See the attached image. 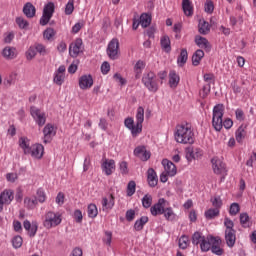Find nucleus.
I'll list each match as a JSON object with an SVG mask.
<instances>
[{
	"instance_id": "9d476101",
	"label": "nucleus",
	"mask_w": 256,
	"mask_h": 256,
	"mask_svg": "<svg viewBox=\"0 0 256 256\" xmlns=\"http://www.w3.org/2000/svg\"><path fill=\"white\" fill-rule=\"evenodd\" d=\"M14 198L15 197L13 196V191L11 190H4L0 194V213L3 212L4 205H10Z\"/></svg>"
},
{
	"instance_id": "6e6d98bb",
	"label": "nucleus",
	"mask_w": 256,
	"mask_h": 256,
	"mask_svg": "<svg viewBox=\"0 0 256 256\" xmlns=\"http://www.w3.org/2000/svg\"><path fill=\"white\" fill-rule=\"evenodd\" d=\"M209 93H211V84L208 83L203 86L202 90L200 91V96L202 99H205Z\"/></svg>"
},
{
	"instance_id": "13d9d810",
	"label": "nucleus",
	"mask_w": 256,
	"mask_h": 256,
	"mask_svg": "<svg viewBox=\"0 0 256 256\" xmlns=\"http://www.w3.org/2000/svg\"><path fill=\"white\" fill-rule=\"evenodd\" d=\"M224 226L226 227L225 231H235L233 229V227H235V223H233L232 220L229 218L224 219Z\"/></svg>"
},
{
	"instance_id": "f257e3e1",
	"label": "nucleus",
	"mask_w": 256,
	"mask_h": 256,
	"mask_svg": "<svg viewBox=\"0 0 256 256\" xmlns=\"http://www.w3.org/2000/svg\"><path fill=\"white\" fill-rule=\"evenodd\" d=\"M174 138L176 143H181L182 145H193V143H195V133L191 128V124L186 123L177 125Z\"/></svg>"
},
{
	"instance_id": "f3484780",
	"label": "nucleus",
	"mask_w": 256,
	"mask_h": 256,
	"mask_svg": "<svg viewBox=\"0 0 256 256\" xmlns=\"http://www.w3.org/2000/svg\"><path fill=\"white\" fill-rule=\"evenodd\" d=\"M124 125L127 129L131 131L132 136L137 137L142 131L137 130V123L135 125V120L132 117H128L124 120Z\"/></svg>"
},
{
	"instance_id": "774afa93",
	"label": "nucleus",
	"mask_w": 256,
	"mask_h": 256,
	"mask_svg": "<svg viewBox=\"0 0 256 256\" xmlns=\"http://www.w3.org/2000/svg\"><path fill=\"white\" fill-rule=\"evenodd\" d=\"M70 256H83V250L79 247H76L72 250Z\"/></svg>"
},
{
	"instance_id": "473e14b6",
	"label": "nucleus",
	"mask_w": 256,
	"mask_h": 256,
	"mask_svg": "<svg viewBox=\"0 0 256 256\" xmlns=\"http://www.w3.org/2000/svg\"><path fill=\"white\" fill-rule=\"evenodd\" d=\"M211 237L213 236H208L207 238H204L200 243V249L204 253H207V251H209L213 245V242H211Z\"/></svg>"
},
{
	"instance_id": "2f4dec72",
	"label": "nucleus",
	"mask_w": 256,
	"mask_h": 256,
	"mask_svg": "<svg viewBox=\"0 0 256 256\" xmlns=\"http://www.w3.org/2000/svg\"><path fill=\"white\" fill-rule=\"evenodd\" d=\"M19 147L23 149L25 155H29L31 153V147L29 146V139L25 137L19 138Z\"/></svg>"
},
{
	"instance_id": "a18cd8bd",
	"label": "nucleus",
	"mask_w": 256,
	"mask_h": 256,
	"mask_svg": "<svg viewBox=\"0 0 256 256\" xmlns=\"http://www.w3.org/2000/svg\"><path fill=\"white\" fill-rule=\"evenodd\" d=\"M204 239H205V236H202L201 232H195L192 235V243H193V245H199L200 243L203 242Z\"/></svg>"
},
{
	"instance_id": "a19ab883",
	"label": "nucleus",
	"mask_w": 256,
	"mask_h": 256,
	"mask_svg": "<svg viewBox=\"0 0 256 256\" xmlns=\"http://www.w3.org/2000/svg\"><path fill=\"white\" fill-rule=\"evenodd\" d=\"M37 203H38L37 198L31 199L29 197H26L24 199V205L25 207H27V209H35V207H37Z\"/></svg>"
},
{
	"instance_id": "bb28decb",
	"label": "nucleus",
	"mask_w": 256,
	"mask_h": 256,
	"mask_svg": "<svg viewBox=\"0 0 256 256\" xmlns=\"http://www.w3.org/2000/svg\"><path fill=\"white\" fill-rule=\"evenodd\" d=\"M195 43L198 47H201V49H207L208 51H211V44H209V40H207V38L203 36H196Z\"/></svg>"
},
{
	"instance_id": "2eb2a0df",
	"label": "nucleus",
	"mask_w": 256,
	"mask_h": 256,
	"mask_svg": "<svg viewBox=\"0 0 256 256\" xmlns=\"http://www.w3.org/2000/svg\"><path fill=\"white\" fill-rule=\"evenodd\" d=\"M162 165H163L168 177H175V175H177V166H175V164H173V162L169 161L168 159H163Z\"/></svg>"
},
{
	"instance_id": "cd10ccee",
	"label": "nucleus",
	"mask_w": 256,
	"mask_h": 256,
	"mask_svg": "<svg viewBox=\"0 0 256 256\" xmlns=\"http://www.w3.org/2000/svg\"><path fill=\"white\" fill-rule=\"evenodd\" d=\"M205 57V52L201 49H198L192 55V65L198 67L201 64V59Z\"/></svg>"
},
{
	"instance_id": "c756f323",
	"label": "nucleus",
	"mask_w": 256,
	"mask_h": 256,
	"mask_svg": "<svg viewBox=\"0 0 256 256\" xmlns=\"http://www.w3.org/2000/svg\"><path fill=\"white\" fill-rule=\"evenodd\" d=\"M182 9L186 17H191L193 15V6L191 5V0H182Z\"/></svg>"
},
{
	"instance_id": "b1692460",
	"label": "nucleus",
	"mask_w": 256,
	"mask_h": 256,
	"mask_svg": "<svg viewBox=\"0 0 256 256\" xmlns=\"http://www.w3.org/2000/svg\"><path fill=\"white\" fill-rule=\"evenodd\" d=\"M23 13L28 19H33L37 13V9L33 6V3L27 2L24 4Z\"/></svg>"
},
{
	"instance_id": "39448f33",
	"label": "nucleus",
	"mask_w": 256,
	"mask_h": 256,
	"mask_svg": "<svg viewBox=\"0 0 256 256\" xmlns=\"http://www.w3.org/2000/svg\"><path fill=\"white\" fill-rule=\"evenodd\" d=\"M142 83L151 93L159 91V84L157 83V76L153 72H148L142 77Z\"/></svg>"
},
{
	"instance_id": "393cba45",
	"label": "nucleus",
	"mask_w": 256,
	"mask_h": 256,
	"mask_svg": "<svg viewBox=\"0 0 256 256\" xmlns=\"http://www.w3.org/2000/svg\"><path fill=\"white\" fill-rule=\"evenodd\" d=\"M236 233L237 231L235 230L225 231V241L229 247H235V242L237 241Z\"/></svg>"
},
{
	"instance_id": "e433bc0d",
	"label": "nucleus",
	"mask_w": 256,
	"mask_h": 256,
	"mask_svg": "<svg viewBox=\"0 0 256 256\" xmlns=\"http://www.w3.org/2000/svg\"><path fill=\"white\" fill-rule=\"evenodd\" d=\"M140 25L144 29L151 25V15L144 13L140 16Z\"/></svg>"
},
{
	"instance_id": "5701e85b",
	"label": "nucleus",
	"mask_w": 256,
	"mask_h": 256,
	"mask_svg": "<svg viewBox=\"0 0 256 256\" xmlns=\"http://www.w3.org/2000/svg\"><path fill=\"white\" fill-rule=\"evenodd\" d=\"M115 207V197L110 194L109 197H104L102 199V211H110Z\"/></svg>"
},
{
	"instance_id": "9b49d317",
	"label": "nucleus",
	"mask_w": 256,
	"mask_h": 256,
	"mask_svg": "<svg viewBox=\"0 0 256 256\" xmlns=\"http://www.w3.org/2000/svg\"><path fill=\"white\" fill-rule=\"evenodd\" d=\"M56 134L57 132L55 131V127L52 124H47L43 129V143H51Z\"/></svg>"
},
{
	"instance_id": "bf43d9fd",
	"label": "nucleus",
	"mask_w": 256,
	"mask_h": 256,
	"mask_svg": "<svg viewBox=\"0 0 256 256\" xmlns=\"http://www.w3.org/2000/svg\"><path fill=\"white\" fill-rule=\"evenodd\" d=\"M105 235H106V237L103 238V243L108 245V247H111V241L113 239V233L111 231H106Z\"/></svg>"
},
{
	"instance_id": "4d7b16f0",
	"label": "nucleus",
	"mask_w": 256,
	"mask_h": 256,
	"mask_svg": "<svg viewBox=\"0 0 256 256\" xmlns=\"http://www.w3.org/2000/svg\"><path fill=\"white\" fill-rule=\"evenodd\" d=\"M211 203L215 209H221L223 205V201L221 200V197L217 196L211 199Z\"/></svg>"
},
{
	"instance_id": "09e8293b",
	"label": "nucleus",
	"mask_w": 256,
	"mask_h": 256,
	"mask_svg": "<svg viewBox=\"0 0 256 256\" xmlns=\"http://www.w3.org/2000/svg\"><path fill=\"white\" fill-rule=\"evenodd\" d=\"M53 82L56 85H61L62 83H65V74H59L55 72Z\"/></svg>"
},
{
	"instance_id": "7ed1b4c3",
	"label": "nucleus",
	"mask_w": 256,
	"mask_h": 256,
	"mask_svg": "<svg viewBox=\"0 0 256 256\" xmlns=\"http://www.w3.org/2000/svg\"><path fill=\"white\" fill-rule=\"evenodd\" d=\"M167 201L164 198H160L156 204L150 208L151 215L157 217V215H164L166 221H176L177 214L173 211V208H165Z\"/></svg>"
},
{
	"instance_id": "680f3d73",
	"label": "nucleus",
	"mask_w": 256,
	"mask_h": 256,
	"mask_svg": "<svg viewBox=\"0 0 256 256\" xmlns=\"http://www.w3.org/2000/svg\"><path fill=\"white\" fill-rule=\"evenodd\" d=\"M109 71H111V65L107 61L103 62L101 65L102 74L107 75V73H109Z\"/></svg>"
},
{
	"instance_id": "f03ea898",
	"label": "nucleus",
	"mask_w": 256,
	"mask_h": 256,
	"mask_svg": "<svg viewBox=\"0 0 256 256\" xmlns=\"http://www.w3.org/2000/svg\"><path fill=\"white\" fill-rule=\"evenodd\" d=\"M224 111L225 107L223 106V104H217L213 108L212 125L215 131H221L223 127H225V129H231V127H233V120L226 119L223 122Z\"/></svg>"
},
{
	"instance_id": "a211bd4d",
	"label": "nucleus",
	"mask_w": 256,
	"mask_h": 256,
	"mask_svg": "<svg viewBox=\"0 0 256 256\" xmlns=\"http://www.w3.org/2000/svg\"><path fill=\"white\" fill-rule=\"evenodd\" d=\"M145 121V109L139 106L136 113L137 131H143V122Z\"/></svg>"
},
{
	"instance_id": "1a4fd4ad",
	"label": "nucleus",
	"mask_w": 256,
	"mask_h": 256,
	"mask_svg": "<svg viewBox=\"0 0 256 256\" xmlns=\"http://www.w3.org/2000/svg\"><path fill=\"white\" fill-rule=\"evenodd\" d=\"M213 171L216 175H227V167L223 160L219 157H214L211 160Z\"/></svg>"
},
{
	"instance_id": "ddd939ff",
	"label": "nucleus",
	"mask_w": 256,
	"mask_h": 256,
	"mask_svg": "<svg viewBox=\"0 0 256 256\" xmlns=\"http://www.w3.org/2000/svg\"><path fill=\"white\" fill-rule=\"evenodd\" d=\"M79 87L83 91L91 89V87H93V76H91V74L82 75L79 78Z\"/></svg>"
},
{
	"instance_id": "de8ad7c7",
	"label": "nucleus",
	"mask_w": 256,
	"mask_h": 256,
	"mask_svg": "<svg viewBox=\"0 0 256 256\" xmlns=\"http://www.w3.org/2000/svg\"><path fill=\"white\" fill-rule=\"evenodd\" d=\"M245 139V128L243 126H240L236 131V141L238 143H241Z\"/></svg>"
},
{
	"instance_id": "4c0bfd02",
	"label": "nucleus",
	"mask_w": 256,
	"mask_h": 256,
	"mask_svg": "<svg viewBox=\"0 0 256 256\" xmlns=\"http://www.w3.org/2000/svg\"><path fill=\"white\" fill-rule=\"evenodd\" d=\"M34 47L36 49V53H39L42 57H45V55H49V49L41 43L34 44Z\"/></svg>"
},
{
	"instance_id": "72a5a7b5",
	"label": "nucleus",
	"mask_w": 256,
	"mask_h": 256,
	"mask_svg": "<svg viewBox=\"0 0 256 256\" xmlns=\"http://www.w3.org/2000/svg\"><path fill=\"white\" fill-rule=\"evenodd\" d=\"M187 59H189V54L187 53V49L183 48L177 58L179 67H183L187 63Z\"/></svg>"
},
{
	"instance_id": "c9c22d12",
	"label": "nucleus",
	"mask_w": 256,
	"mask_h": 256,
	"mask_svg": "<svg viewBox=\"0 0 256 256\" xmlns=\"http://www.w3.org/2000/svg\"><path fill=\"white\" fill-rule=\"evenodd\" d=\"M161 47L164 49L166 53L171 52V39H169V36H164L160 40Z\"/></svg>"
},
{
	"instance_id": "ea45409f",
	"label": "nucleus",
	"mask_w": 256,
	"mask_h": 256,
	"mask_svg": "<svg viewBox=\"0 0 256 256\" xmlns=\"http://www.w3.org/2000/svg\"><path fill=\"white\" fill-rule=\"evenodd\" d=\"M99 215V210H97V205L95 204H90L88 205V217L91 219H95Z\"/></svg>"
},
{
	"instance_id": "4468645a",
	"label": "nucleus",
	"mask_w": 256,
	"mask_h": 256,
	"mask_svg": "<svg viewBox=\"0 0 256 256\" xmlns=\"http://www.w3.org/2000/svg\"><path fill=\"white\" fill-rule=\"evenodd\" d=\"M135 157L141 159V161H149L151 159V152L147 151L145 146H138L134 149Z\"/></svg>"
},
{
	"instance_id": "3c124183",
	"label": "nucleus",
	"mask_w": 256,
	"mask_h": 256,
	"mask_svg": "<svg viewBox=\"0 0 256 256\" xmlns=\"http://www.w3.org/2000/svg\"><path fill=\"white\" fill-rule=\"evenodd\" d=\"M37 55V50L35 49V46L34 47H30L27 52H26V59L28 61H31L33 59H35V56Z\"/></svg>"
},
{
	"instance_id": "a878e982",
	"label": "nucleus",
	"mask_w": 256,
	"mask_h": 256,
	"mask_svg": "<svg viewBox=\"0 0 256 256\" xmlns=\"http://www.w3.org/2000/svg\"><path fill=\"white\" fill-rule=\"evenodd\" d=\"M179 81H181V78L178 76L177 72H175V70H171L169 73L170 88L177 89V86L179 85Z\"/></svg>"
},
{
	"instance_id": "f8f14e48",
	"label": "nucleus",
	"mask_w": 256,
	"mask_h": 256,
	"mask_svg": "<svg viewBox=\"0 0 256 256\" xmlns=\"http://www.w3.org/2000/svg\"><path fill=\"white\" fill-rule=\"evenodd\" d=\"M81 47H83V40L81 38L76 39V41L69 46V54L71 57H79V53H82Z\"/></svg>"
},
{
	"instance_id": "37998d69",
	"label": "nucleus",
	"mask_w": 256,
	"mask_h": 256,
	"mask_svg": "<svg viewBox=\"0 0 256 256\" xmlns=\"http://www.w3.org/2000/svg\"><path fill=\"white\" fill-rule=\"evenodd\" d=\"M136 188L137 184L135 183V181H130L127 185V196L133 197V195H135Z\"/></svg>"
},
{
	"instance_id": "338daca9",
	"label": "nucleus",
	"mask_w": 256,
	"mask_h": 256,
	"mask_svg": "<svg viewBox=\"0 0 256 256\" xmlns=\"http://www.w3.org/2000/svg\"><path fill=\"white\" fill-rule=\"evenodd\" d=\"M133 219H135V210L130 209L126 211V220L131 222Z\"/></svg>"
},
{
	"instance_id": "5fc2aeb1",
	"label": "nucleus",
	"mask_w": 256,
	"mask_h": 256,
	"mask_svg": "<svg viewBox=\"0 0 256 256\" xmlns=\"http://www.w3.org/2000/svg\"><path fill=\"white\" fill-rule=\"evenodd\" d=\"M75 11L74 1L69 0L65 7V15H71Z\"/></svg>"
},
{
	"instance_id": "864d4df0",
	"label": "nucleus",
	"mask_w": 256,
	"mask_h": 256,
	"mask_svg": "<svg viewBox=\"0 0 256 256\" xmlns=\"http://www.w3.org/2000/svg\"><path fill=\"white\" fill-rule=\"evenodd\" d=\"M16 23L20 29H26V27H29V22L23 17L16 18Z\"/></svg>"
},
{
	"instance_id": "dca6fc26",
	"label": "nucleus",
	"mask_w": 256,
	"mask_h": 256,
	"mask_svg": "<svg viewBox=\"0 0 256 256\" xmlns=\"http://www.w3.org/2000/svg\"><path fill=\"white\" fill-rule=\"evenodd\" d=\"M211 251L214 255H223V249L221 248V238L219 237H211Z\"/></svg>"
},
{
	"instance_id": "052dcab7",
	"label": "nucleus",
	"mask_w": 256,
	"mask_h": 256,
	"mask_svg": "<svg viewBox=\"0 0 256 256\" xmlns=\"http://www.w3.org/2000/svg\"><path fill=\"white\" fill-rule=\"evenodd\" d=\"M239 211H240L239 204L232 203L229 210L230 215L235 216L237 215V213H239Z\"/></svg>"
},
{
	"instance_id": "6e6552de",
	"label": "nucleus",
	"mask_w": 256,
	"mask_h": 256,
	"mask_svg": "<svg viewBox=\"0 0 256 256\" xmlns=\"http://www.w3.org/2000/svg\"><path fill=\"white\" fill-rule=\"evenodd\" d=\"M107 55L109 59L115 61V59H119V40L117 38H113L107 47Z\"/></svg>"
},
{
	"instance_id": "e2e57ef3",
	"label": "nucleus",
	"mask_w": 256,
	"mask_h": 256,
	"mask_svg": "<svg viewBox=\"0 0 256 256\" xmlns=\"http://www.w3.org/2000/svg\"><path fill=\"white\" fill-rule=\"evenodd\" d=\"M215 6L213 5V1L207 0L205 3V11L206 13H213Z\"/></svg>"
},
{
	"instance_id": "c85d7f7f",
	"label": "nucleus",
	"mask_w": 256,
	"mask_h": 256,
	"mask_svg": "<svg viewBox=\"0 0 256 256\" xmlns=\"http://www.w3.org/2000/svg\"><path fill=\"white\" fill-rule=\"evenodd\" d=\"M2 55L5 59H15V57H17V49L15 47L7 46L3 49Z\"/></svg>"
},
{
	"instance_id": "79ce46f5",
	"label": "nucleus",
	"mask_w": 256,
	"mask_h": 256,
	"mask_svg": "<svg viewBox=\"0 0 256 256\" xmlns=\"http://www.w3.org/2000/svg\"><path fill=\"white\" fill-rule=\"evenodd\" d=\"M55 35H57V32H55V29H53V28H47L43 32V37L47 41H51V39H53V37H55Z\"/></svg>"
},
{
	"instance_id": "7c9ffc66",
	"label": "nucleus",
	"mask_w": 256,
	"mask_h": 256,
	"mask_svg": "<svg viewBox=\"0 0 256 256\" xmlns=\"http://www.w3.org/2000/svg\"><path fill=\"white\" fill-rule=\"evenodd\" d=\"M198 31L200 35H208L209 31H211V26H209V22L205 20H200L198 25Z\"/></svg>"
},
{
	"instance_id": "423d86ee",
	"label": "nucleus",
	"mask_w": 256,
	"mask_h": 256,
	"mask_svg": "<svg viewBox=\"0 0 256 256\" xmlns=\"http://www.w3.org/2000/svg\"><path fill=\"white\" fill-rule=\"evenodd\" d=\"M53 13H55V3L48 2L45 4L42 12V16L40 18L39 24L42 27H45V25H48L51 21V18L53 17Z\"/></svg>"
},
{
	"instance_id": "0e129e2a",
	"label": "nucleus",
	"mask_w": 256,
	"mask_h": 256,
	"mask_svg": "<svg viewBox=\"0 0 256 256\" xmlns=\"http://www.w3.org/2000/svg\"><path fill=\"white\" fill-rule=\"evenodd\" d=\"M37 199L39 203H45V199H47V196H45V192L42 189H39L37 191Z\"/></svg>"
},
{
	"instance_id": "f704fd0d",
	"label": "nucleus",
	"mask_w": 256,
	"mask_h": 256,
	"mask_svg": "<svg viewBox=\"0 0 256 256\" xmlns=\"http://www.w3.org/2000/svg\"><path fill=\"white\" fill-rule=\"evenodd\" d=\"M149 217L142 216L139 220H136L134 224L135 231H143V227H145V224L148 223Z\"/></svg>"
},
{
	"instance_id": "20e7f679",
	"label": "nucleus",
	"mask_w": 256,
	"mask_h": 256,
	"mask_svg": "<svg viewBox=\"0 0 256 256\" xmlns=\"http://www.w3.org/2000/svg\"><path fill=\"white\" fill-rule=\"evenodd\" d=\"M61 221L62 219L59 213L48 211L43 217V227H45V229H53V227L61 225Z\"/></svg>"
},
{
	"instance_id": "4be33fe9",
	"label": "nucleus",
	"mask_w": 256,
	"mask_h": 256,
	"mask_svg": "<svg viewBox=\"0 0 256 256\" xmlns=\"http://www.w3.org/2000/svg\"><path fill=\"white\" fill-rule=\"evenodd\" d=\"M147 181L150 187H157V183H159V178L157 177V172H155V169L153 168L148 169Z\"/></svg>"
},
{
	"instance_id": "412c9836",
	"label": "nucleus",
	"mask_w": 256,
	"mask_h": 256,
	"mask_svg": "<svg viewBox=\"0 0 256 256\" xmlns=\"http://www.w3.org/2000/svg\"><path fill=\"white\" fill-rule=\"evenodd\" d=\"M45 151V148L41 144H36L30 148V153L34 159H41L43 157V153Z\"/></svg>"
},
{
	"instance_id": "6ab92c4d",
	"label": "nucleus",
	"mask_w": 256,
	"mask_h": 256,
	"mask_svg": "<svg viewBox=\"0 0 256 256\" xmlns=\"http://www.w3.org/2000/svg\"><path fill=\"white\" fill-rule=\"evenodd\" d=\"M102 171L105 175H113V171H115V160L113 159H105L102 163Z\"/></svg>"
},
{
	"instance_id": "69168bd1",
	"label": "nucleus",
	"mask_w": 256,
	"mask_h": 256,
	"mask_svg": "<svg viewBox=\"0 0 256 256\" xmlns=\"http://www.w3.org/2000/svg\"><path fill=\"white\" fill-rule=\"evenodd\" d=\"M120 172L122 173V175H127L129 173V168L127 166V162L122 161L120 163Z\"/></svg>"
},
{
	"instance_id": "0eeeda50",
	"label": "nucleus",
	"mask_w": 256,
	"mask_h": 256,
	"mask_svg": "<svg viewBox=\"0 0 256 256\" xmlns=\"http://www.w3.org/2000/svg\"><path fill=\"white\" fill-rule=\"evenodd\" d=\"M30 115L34 119L35 123L40 127H43V125L47 123V116L45 115V112L41 111V109L36 106L30 107Z\"/></svg>"
},
{
	"instance_id": "49530a36",
	"label": "nucleus",
	"mask_w": 256,
	"mask_h": 256,
	"mask_svg": "<svg viewBox=\"0 0 256 256\" xmlns=\"http://www.w3.org/2000/svg\"><path fill=\"white\" fill-rule=\"evenodd\" d=\"M178 245L180 249H187V247H189V237L182 235L179 239Z\"/></svg>"
},
{
	"instance_id": "c03bdc74",
	"label": "nucleus",
	"mask_w": 256,
	"mask_h": 256,
	"mask_svg": "<svg viewBox=\"0 0 256 256\" xmlns=\"http://www.w3.org/2000/svg\"><path fill=\"white\" fill-rule=\"evenodd\" d=\"M142 205L145 209H149V207H151V205H153V197L149 194H146L142 198Z\"/></svg>"
},
{
	"instance_id": "8fccbe9b",
	"label": "nucleus",
	"mask_w": 256,
	"mask_h": 256,
	"mask_svg": "<svg viewBox=\"0 0 256 256\" xmlns=\"http://www.w3.org/2000/svg\"><path fill=\"white\" fill-rule=\"evenodd\" d=\"M12 245H13L14 249L21 248L23 245V238L21 236H15L12 239Z\"/></svg>"
},
{
	"instance_id": "58836bf2",
	"label": "nucleus",
	"mask_w": 256,
	"mask_h": 256,
	"mask_svg": "<svg viewBox=\"0 0 256 256\" xmlns=\"http://www.w3.org/2000/svg\"><path fill=\"white\" fill-rule=\"evenodd\" d=\"M206 219H215V217H219V209L218 208H210L205 212Z\"/></svg>"
},
{
	"instance_id": "aec40b11",
	"label": "nucleus",
	"mask_w": 256,
	"mask_h": 256,
	"mask_svg": "<svg viewBox=\"0 0 256 256\" xmlns=\"http://www.w3.org/2000/svg\"><path fill=\"white\" fill-rule=\"evenodd\" d=\"M23 227L28 232L29 237H35V235H37V229H39L37 222L31 224L29 220H25L23 222Z\"/></svg>"
},
{
	"instance_id": "603ef678",
	"label": "nucleus",
	"mask_w": 256,
	"mask_h": 256,
	"mask_svg": "<svg viewBox=\"0 0 256 256\" xmlns=\"http://www.w3.org/2000/svg\"><path fill=\"white\" fill-rule=\"evenodd\" d=\"M240 224L242 225V227H249V214H240Z\"/></svg>"
}]
</instances>
